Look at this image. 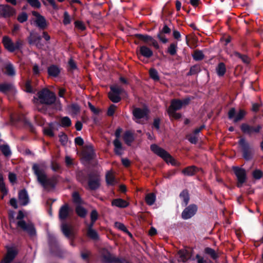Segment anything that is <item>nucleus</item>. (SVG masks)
I'll return each instance as SVG.
<instances>
[{
    "label": "nucleus",
    "instance_id": "1",
    "mask_svg": "<svg viewBox=\"0 0 263 263\" xmlns=\"http://www.w3.org/2000/svg\"><path fill=\"white\" fill-rule=\"evenodd\" d=\"M32 170L36 176L37 181L44 189H47L54 186L55 178L48 177L43 167H41L39 164H34L32 166Z\"/></svg>",
    "mask_w": 263,
    "mask_h": 263
},
{
    "label": "nucleus",
    "instance_id": "2",
    "mask_svg": "<svg viewBox=\"0 0 263 263\" xmlns=\"http://www.w3.org/2000/svg\"><path fill=\"white\" fill-rule=\"evenodd\" d=\"M190 101V99L189 98L183 100H173L171 101L170 106L167 109V112L170 117L176 119H179L181 117V114L176 112V111L187 105Z\"/></svg>",
    "mask_w": 263,
    "mask_h": 263
},
{
    "label": "nucleus",
    "instance_id": "3",
    "mask_svg": "<svg viewBox=\"0 0 263 263\" xmlns=\"http://www.w3.org/2000/svg\"><path fill=\"white\" fill-rule=\"evenodd\" d=\"M38 98L41 103L51 105L56 100L55 94L47 88H44L37 93Z\"/></svg>",
    "mask_w": 263,
    "mask_h": 263
},
{
    "label": "nucleus",
    "instance_id": "4",
    "mask_svg": "<svg viewBox=\"0 0 263 263\" xmlns=\"http://www.w3.org/2000/svg\"><path fill=\"white\" fill-rule=\"evenodd\" d=\"M24 217V213L20 211L16 217V219L20 220L17 222V227L27 232L30 236L35 235L36 232L33 224L31 222L26 223L23 219Z\"/></svg>",
    "mask_w": 263,
    "mask_h": 263
},
{
    "label": "nucleus",
    "instance_id": "5",
    "mask_svg": "<svg viewBox=\"0 0 263 263\" xmlns=\"http://www.w3.org/2000/svg\"><path fill=\"white\" fill-rule=\"evenodd\" d=\"M151 150L156 154L163 158L167 163H170L173 165H176V160L165 150L156 144L151 146Z\"/></svg>",
    "mask_w": 263,
    "mask_h": 263
},
{
    "label": "nucleus",
    "instance_id": "6",
    "mask_svg": "<svg viewBox=\"0 0 263 263\" xmlns=\"http://www.w3.org/2000/svg\"><path fill=\"white\" fill-rule=\"evenodd\" d=\"M110 90L108 93V97L114 103L119 102L121 99L120 95L125 92L123 88L117 85L110 86Z\"/></svg>",
    "mask_w": 263,
    "mask_h": 263
},
{
    "label": "nucleus",
    "instance_id": "7",
    "mask_svg": "<svg viewBox=\"0 0 263 263\" xmlns=\"http://www.w3.org/2000/svg\"><path fill=\"white\" fill-rule=\"evenodd\" d=\"M233 170L237 177V186L241 187L247 181V173L245 169L237 166L233 167Z\"/></svg>",
    "mask_w": 263,
    "mask_h": 263
},
{
    "label": "nucleus",
    "instance_id": "8",
    "mask_svg": "<svg viewBox=\"0 0 263 263\" xmlns=\"http://www.w3.org/2000/svg\"><path fill=\"white\" fill-rule=\"evenodd\" d=\"M101 179L99 173H91L88 175V186L91 190L98 189L100 186Z\"/></svg>",
    "mask_w": 263,
    "mask_h": 263
},
{
    "label": "nucleus",
    "instance_id": "9",
    "mask_svg": "<svg viewBox=\"0 0 263 263\" xmlns=\"http://www.w3.org/2000/svg\"><path fill=\"white\" fill-rule=\"evenodd\" d=\"M148 113L146 108H135L133 110V120L137 123H141V119L147 120Z\"/></svg>",
    "mask_w": 263,
    "mask_h": 263
},
{
    "label": "nucleus",
    "instance_id": "10",
    "mask_svg": "<svg viewBox=\"0 0 263 263\" xmlns=\"http://www.w3.org/2000/svg\"><path fill=\"white\" fill-rule=\"evenodd\" d=\"M238 144L241 146L243 152V157L247 160H249L252 158V152L249 144L244 138H240Z\"/></svg>",
    "mask_w": 263,
    "mask_h": 263
},
{
    "label": "nucleus",
    "instance_id": "11",
    "mask_svg": "<svg viewBox=\"0 0 263 263\" xmlns=\"http://www.w3.org/2000/svg\"><path fill=\"white\" fill-rule=\"evenodd\" d=\"M261 128L262 126L260 125L253 126L247 123H242L240 125V129L242 132L250 136L259 133Z\"/></svg>",
    "mask_w": 263,
    "mask_h": 263
},
{
    "label": "nucleus",
    "instance_id": "12",
    "mask_svg": "<svg viewBox=\"0 0 263 263\" xmlns=\"http://www.w3.org/2000/svg\"><path fill=\"white\" fill-rule=\"evenodd\" d=\"M100 254L103 261L106 263L119 262H121V260L116 258L113 255L105 249H102L100 251Z\"/></svg>",
    "mask_w": 263,
    "mask_h": 263
},
{
    "label": "nucleus",
    "instance_id": "13",
    "mask_svg": "<svg viewBox=\"0 0 263 263\" xmlns=\"http://www.w3.org/2000/svg\"><path fill=\"white\" fill-rule=\"evenodd\" d=\"M246 114V112L243 109H239L238 112L236 114L235 109L232 108L228 112V117L230 119H233V122L236 123L242 120Z\"/></svg>",
    "mask_w": 263,
    "mask_h": 263
},
{
    "label": "nucleus",
    "instance_id": "14",
    "mask_svg": "<svg viewBox=\"0 0 263 263\" xmlns=\"http://www.w3.org/2000/svg\"><path fill=\"white\" fill-rule=\"evenodd\" d=\"M32 14L35 17L34 22L38 28L44 29L47 27V21L43 16L36 11H32Z\"/></svg>",
    "mask_w": 263,
    "mask_h": 263
},
{
    "label": "nucleus",
    "instance_id": "15",
    "mask_svg": "<svg viewBox=\"0 0 263 263\" xmlns=\"http://www.w3.org/2000/svg\"><path fill=\"white\" fill-rule=\"evenodd\" d=\"M197 211V206L195 204H191L184 209L181 214L183 219H188L192 217Z\"/></svg>",
    "mask_w": 263,
    "mask_h": 263
},
{
    "label": "nucleus",
    "instance_id": "16",
    "mask_svg": "<svg viewBox=\"0 0 263 263\" xmlns=\"http://www.w3.org/2000/svg\"><path fill=\"white\" fill-rule=\"evenodd\" d=\"M28 41L29 44H34L39 48L43 46L41 43V37L36 32H30L28 37Z\"/></svg>",
    "mask_w": 263,
    "mask_h": 263
},
{
    "label": "nucleus",
    "instance_id": "17",
    "mask_svg": "<svg viewBox=\"0 0 263 263\" xmlns=\"http://www.w3.org/2000/svg\"><path fill=\"white\" fill-rule=\"evenodd\" d=\"M15 13V10L8 5H0V15L4 17H9Z\"/></svg>",
    "mask_w": 263,
    "mask_h": 263
},
{
    "label": "nucleus",
    "instance_id": "18",
    "mask_svg": "<svg viewBox=\"0 0 263 263\" xmlns=\"http://www.w3.org/2000/svg\"><path fill=\"white\" fill-rule=\"evenodd\" d=\"M82 155L83 157L87 160L92 159L95 155L92 145L90 144L85 145L83 148Z\"/></svg>",
    "mask_w": 263,
    "mask_h": 263
},
{
    "label": "nucleus",
    "instance_id": "19",
    "mask_svg": "<svg viewBox=\"0 0 263 263\" xmlns=\"http://www.w3.org/2000/svg\"><path fill=\"white\" fill-rule=\"evenodd\" d=\"M7 249L6 255L1 263H11L17 253L16 250L14 248L7 247Z\"/></svg>",
    "mask_w": 263,
    "mask_h": 263
},
{
    "label": "nucleus",
    "instance_id": "20",
    "mask_svg": "<svg viewBox=\"0 0 263 263\" xmlns=\"http://www.w3.org/2000/svg\"><path fill=\"white\" fill-rule=\"evenodd\" d=\"M137 37L144 42L145 43H148L151 42L150 45H153L156 49L159 48V44L157 41L153 39L151 36L146 34H138L136 35Z\"/></svg>",
    "mask_w": 263,
    "mask_h": 263
},
{
    "label": "nucleus",
    "instance_id": "21",
    "mask_svg": "<svg viewBox=\"0 0 263 263\" xmlns=\"http://www.w3.org/2000/svg\"><path fill=\"white\" fill-rule=\"evenodd\" d=\"M18 201L21 205H26L29 202V198L27 191L25 189L21 190L18 195Z\"/></svg>",
    "mask_w": 263,
    "mask_h": 263
},
{
    "label": "nucleus",
    "instance_id": "22",
    "mask_svg": "<svg viewBox=\"0 0 263 263\" xmlns=\"http://www.w3.org/2000/svg\"><path fill=\"white\" fill-rule=\"evenodd\" d=\"M71 210L69 208L67 204L62 206L59 210V218L62 220H64L69 216Z\"/></svg>",
    "mask_w": 263,
    "mask_h": 263
},
{
    "label": "nucleus",
    "instance_id": "23",
    "mask_svg": "<svg viewBox=\"0 0 263 263\" xmlns=\"http://www.w3.org/2000/svg\"><path fill=\"white\" fill-rule=\"evenodd\" d=\"M4 73L9 77H14L16 74L15 69L13 64L10 62L5 63Z\"/></svg>",
    "mask_w": 263,
    "mask_h": 263
},
{
    "label": "nucleus",
    "instance_id": "24",
    "mask_svg": "<svg viewBox=\"0 0 263 263\" xmlns=\"http://www.w3.org/2000/svg\"><path fill=\"white\" fill-rule=\"evenodd\" d=\"M3 44L5 48L10 52L14 51V43L12 40L8 36H4L3 37Z\"/></svg>",
    "mask_w": 263,
    "mask_h": 263
},
{
    "label": "nucleus",
    "instance_id": "25",
    "mask_svg": "<svg viewBox=\"0 0 263 263\" xmlns=\"http://www.w3.org/2000/svg\"><path fill=\"white\" fill-rule=\"evenodd\" d=\"M139 54L146 58H149L153 55V51L146 46H141L139 48Z\"/></svg>",
    "mask_w": 263,
    "mask_h": 263
},
{
    "label": "nucleus",
    "instance_id": "26",
    "mask_svg": "<svg viewBox=\"0 0 263 263\" xmlns=\"http://www.w3.org/2000/svg\"><path fill=\"white\" fill-rule=\"evenodd\" d=\"M179 261L186 262L191 257L190 252L186 250H180L178 252Z\"/></svg>",
    "mask_w": 263,
    "mask_h": 263
},
{
    "label": "nucleus",
    "instance_id": "27",
    "mask_svg": "<svg viewBox=\"0 0 263 263\" xmlns=\"http://www.w3.org/2000/svg\"><path fill=\"white\" fill-rule=\"evenodd\" d=\"M111 204L113 206H116L120 208H126L129 204V203L126 201L121 198H118L113 200Z\"/></svg>",
    "mask_w": 263,
    "mask_h": 263
},
{
    "label": "nucleus",
    "instance_id": "28",
    "mask_svg": "<svg viewBox=\"0 0 263 263\" xmlns=\"http://www.w3.org/2000/svg\"><path fill=\"white\" fill-rule=\"evenodd\" d=\"M61 230L64 235L67 237H69L72 234L71 227L65 222H63L61 225Z\"/></svg>",
    "mask_w": 263,
    "mask_h": 263
},
{
    "label": "nucleus",
    "instance_id": "29",
    "mask_svg": "<svg viewBox=\"0 0 263 263\" xmlns=\"http://www.w3.org/2000/svg\"><path fill=\"white\" fill-rule=\"evenodd\" d=\"M197 168L194 166L187 167L182 171V173L186 176H193L197 172Z\"/></svg>",
    "mask_w": 263,
    "mask_h": 263
},
{
    "label": "nucleus",
    "instance_id": "30",
    "mask_svg": "<svg viewBox=\"0 0 263 263\" xmlns=\"http://www.w3.org/2000/svg\"><path fill=\"white\" fill-rule=\"evenodd\" d=\"M114 145L115 146V152L118 155H121L122 154V144L119 139H115L114 141Z\"/></svg>",
    "mask_w": 263,
    "mask_h": 263
},
{
    "label": "nucleus",
    "instance_id": "31",
    "mask_svg": "<svg viewBox=\"0 0 263 263\" xmlns=\"http://www.w3.org/2000/svg\"><path fill=\"white\" fill-rule=\"evenodd\" d=\"M60 71L59 68L55 65H52L48 69L49 75L54 77H57L59 75Z\"/></svg>",
    "mask_w": 263,
    "mask_h": 263
},
{
    "label": "nucleus",
    "instance_id": "32",
    "mask_svg": "<svg viewBox=\"0 0 263 263\" xmlns=\"http://www.w3.org/2000/svg\"><path fill=\"white\" fill-rule=\"evenodd\" d=\"M106 181L108 184L114 185L116 183L114 175L111 171H109L106 174Z\"/></svg>",
    "mask_w": 263,
    "mask_h": 263
},
{
    "label": "nucleus",
    "instance_id": "33",
    "mask_svg": "<svg viewBox=\"0 0 263 263\" xmlns=\"http://www.w3.org/2000/svg\"><path fill=\"white\" fill-rule=\"evenodd\" d=\"M69 112L74 115L78 114L80 110L79 106L77 104H72L68 106Z\"/></svg>",
    "mask_w": 263,
    "mask_h": 263
},
{
    "label": "nucleus",
    "instance_id": "34",
    "mask_svg": "<svg viewBox=\"0 0 263 263\" xmlns=\"http://www.w3.org/2000/svg\"><path fill=\"white\" fill-rule=\"evenodd\" d=\"M145 199L148 205H152L156 201V196L154 193H149L146 195Z\"/></svg>",
    "mask_w": 263,
    "mask_h": 263
},
{
    "label": "nucleus",
    "instance_id": "35",
    "mask_svg": "<svg viewBox=\"0 0 263 263\" xmlns=\"http://www.w3.org/2000/svg\"><path fill=\"white\" fill-rule=\"evenodd\" d=\"M216 70L217 73L219 76H223L226 71V66L224 63H220L216 67Z\"/></svg>",
    "mask_w": 263,
    "mask_h": 263
},
{
    "label": "nucleus",
    "instance_id": "36",
    "mask_svg": "<svg viewBox=\"0 0 263 263\" xmlns=\"http://www.w3.org/2000/svg\"><path fill=\"white\" fill-rule=\"evenodd\" d=\"M125 142L128 145H130L131 143L134 140V136L132 133L129 132H126L124 135L123 137Z\"/></svg>",
    "mask_w": 263,
    "mask_h": 263
},
{
    "label": "nucleus",
    "instance_id": "37",
    "mask_svg": "<svg viewBox=\"0 0 263 263\" xmlns=\"http://www.w3.org/2000/svg\"><path fill=\"white\" fill-rule=\"evenodd\" d=\"M43 131L45 135L49 137H52L54 135L53 133V127L51 123L49 124L48 127L44 128Z\"/></svg>",
    "mask_w": 263,
    "mask_h": 263
},
{
    "label": "nucleus",
    "instance_id": "38",
    "mask_svg": "<svg viewBox=\"0 0 263 263\" xmlns=\"http://www.w3.org/2000/svg\"><path fill=\"white\" fill-rule=\"evenodd\" d=\"M0 149L2 153L6 157L11 154L10 149L8 145H2L0 146Z\"/></svg>",
    "mask_w": 263,
    "mask_h": 263
},
{
    "label": "nucleus",
    "instance_id": "39",
    "mask_svg": "<svg viewBox=\"0 0 263 263\" xmlns=\"http://www.w3.org/2000/svg\"><path fill=\"white\" fill-rule=\"evenodd\" d=\"M252 176L256 180H259L263 177V172L259 169H255L252 172Z\"/></svg>",
    "mask_w": 263,
    "mask_h": 263
},
{
    "label": "nucleus",
    "instance_id": "40",
    "mask_svg": "<svg viewBox=\"0 0 263 263\" xmlns=\"http://www.w3.org/2000/svg\"><path fill=\"white\" fill-rule=\"evenodd\" d=\"M77 214L81 217H84L86 215V210L80 205H78L76 209Z\"/></svg>",
    "mask_w": 263,
    "mask_h": 263
},
{
    "label": "nucleus",
    "instance_id": "41",
    "mask_svg": "<svg viewBox=\"0 0 263 263\" xmlns=\"http://www.w3.org/2000/svg\"><path fill=\"white\" fill-rule=\"evenodd\" d=\"M71 125V121L68 117H63L61 120V125L62 127H69Z\"/></svg>",
    "mask_w": 263,
    "mask_h": 263
},
{
    "label": "nucleus",
    "instance_id": "42",
    "mask_svg": "<svg viewBox=\"0 0 263 263\" xmlns=\"http://www.w3.org/2000/svg\"><path fill=\"white\" fill-rule=\"evenodd\" d=\"M177 48V43H172L168 47L167 52L172 55H174L176 54Z\"/></svg>",
    "mask_w": 263,
    "mask_h": 263
},
{
    "label": "nucleus",
    "instance_id": "43",
    "mask_svg": "<svg viewBox=\"0 0 263 263\" xmlns=\"http://www.w3.org/2000/svg\"><path fill=\"white\" fill-rule=\"evenodd\" d=\"M115 226L117 229L128 234L129 236H132V234L128 231L126 227L123 223L119 222H116L115 223Z\"/></svg>",
    "mask_w": 263,
    "mask_h": 263
},
{
    "label": "nucleus",
    "instance_id": "44",
    "mask_svg": "<svg viewBox=\"0 0 263 263\" xmlns=\"http://www.w3.org/2000/svg\"><path fill=\"white\" fill-rule=\"evenodd\" d=\"M180 197L182 199L185 204L186 205L189 201V196L187 191L184 190L180 194Z\"/></svg>",
    "mask_w": 263,
    "mask_h": 263
},
{
    "label": "nucleus",
    "instance_id": "45",
    "mask_svg": "<svg viewBox=\"0 0 263 263\" xmlns=\"http://www.w3.org/2000/svg\"><path fill=\"white\" fill-rule=\"evenodd\" d=\"M87 235L91 239L97 240L99 239V235L97 231L93 229L87 230Z\"/></svg>",
    "mask_w": 263,
    "mask_h": 263
},
{
    "label": "nucleus",
    "instance_id": "46",
    "mask_svg": "<svg viewBox=\"0 0 263 263\" xmlns=\"http://www.w3.org/2000/svg\"><path fill=\"white\" fill-rule=\"evenodd\" d=\"M11 87L12 85L10 84H0V91L3 93H7L11 89Z\"/></svg>",
    "mask_w": 263,
    "mask_h": 263
},
{
    "label": "nucleus",
    "instance_id": "47",
    "mask_svg": "<svg viewBox=\"0 0 263 263\" xmlns=\"http://www.w3.org/2000/svg\"><path fill=\"white\" fill-rule=\"evenodd\" d=\"M149 76L152 79L155 81H158L159 80V77L157 71L155 69H151L149 71Z\"/></svg>",
    "mask_w": 263,
    "mask_h": 263
},
{
    "label": "nucleus",
    "instance_id": "48",
    "mask_svg": "<svg viewBox=\"0 0 263 263\" xmlns=\"http://www.w3.org/2000/svg\"><path fill=\"white\" fill-rule=\"evenodd\" d=\"M205 253L210 255L213 259H216L217 255L214 250L210 248H206L205 249Z\"/></svg>",
    "mask_w": 263,
    "mask_h": 263
},
{
    "label": "nucleus",
    "instance_id": "49",
    "mask_svg": "<svg viewBox=\"0 0 263 263\" xmlns=\"http://www.w3.org/2000/svg\"><path fill=\"white\" fill-rule=\"evenodd\" d=\"M29 5L34 8H39L41 6V4L39 0H27Z\"/></svg>",
    "mask_w": 263,
    "mask_h": 263
},
{
    "label": "nucleus",
    "instance_id": "50",
    "mask_svg": "<svg viewBox=\"0 0 263 263\" xmlns=\"http://www.w3.org/2000/svg\"><path fill=\"white\" fill-rule=\"evenodd\" d=\"M200 71V68L198 65H194L192 66L188 73V75L195 74Z\"/></svg>",
    "mask_w": 263,
    "mask_h": 263
},
{
    "label": "nucleus",
    "instance_id": "51",
    "mask_svg": "<svg viewBox=\"0 0 263 263\" xmlns=\"http://www.w3.org/2000/svg\"><path fill=\"white\" fill-rule=\"evenodd\" d=\"M203 57L204 55L201 51H196L193 54V58L196 61L201 60Z\"/></svg>",
    "mask_w": 263,
    "mask_h": 263
},
{
    "label": "nucleus",
    "instance_id": "52",
    "mask_svg": "<svg viewBox=\"0 0 263 263\" xmlns=\"http://www.w3.org/2000/svg\"><path fill=\"white\" fill-rule=\"evenodd\" d=\"M71 23V17L67 11L64 13V20L63 23L64 25H67Z\"/></svg>",
    "mask_w": 263,
    "mask_h": 263
},
{
    "label": "nucleus",
    "instance_id": "53",
    "mask_svg": "<svg viewBox=\"0 0 263 263\" xmlns=\"http://www.w3.org/2000/svg\"><path fill=\"white\" fill-rule=\"evenodd\" d=\"M73 201L75 203L80 204L82 202L79 194L77 192H74L72 194Z\"/></svg>",
    "mask_w": 263,
    "mask_h": 263
},
{
    "label": "nucleus",
    "instance_id": "54",
    "mask_svg": "<svg viewBox=\"0 0 263 263\" xmlns=\"http://www.w3.org/2000/svg\"><path fill=\"white\" fill-rule=\"evenodd\" d=\"M0 190L1 192L7 193V191L5 185V183L4 182L3 177L2 175L0 174Z\"/></svg>",
    "mask_w": 263,
    "mask_h": 263
},
{
    "label": "nucleus",
    "instance_id": "55",
    "mask_svg": "<svg viewBox=\"0 0 263 263\" xmlns=\"http://www.w3.org/2000/svg\"><path fill=\"white\" fill-rule=\"evenodd\" d=\"M233 55L236 57H238L242 60V61L246 63L248 62V58L247 56L244 55H241L239 53L237 52H234L233 53Z\"/></svg>",
    "mask_w": 263,
    "mask_h": 263
},
{
    "label": "nucleus",
    "instance_id": "56",
    "mask_svg": "<svg viewBox=\"0 0 263 263\" xmlns=\"http://www.w3.org/2000/svg\"><path fill=\"white\" fill-rule=\"evenodd\" d=\"M60 141L63 145H66L67 142V136L64 133H61L59 135Z\"/></svg>",
    "mask_w": 263,
    "mask_h": 263
},
{
    "label": "nucleus",
    "instance_id": "57",
    "mask_svg": "<svg viewBox=\"0 0 263 263\" xmlns=\"http://www.w3.org/2000/svg\"><path fill=\"white\" fill-rule=\"evenodd\" d=\"M28 16L26 13H22L18 16L17 20L20 23H23L27 20Z\"/></svg>",
    "mask_w": 263,
    "mask_h": 263
},
{
    "label": "nucleus",
    "instance_id": "58",
    "mask_svg": "<svg viewBox=\"0 0 263 263\" xmlns=\"http://www.w3.org/2000/svg\"><path fill=\"white\" fill-rule=\"evenodd\" d=\"M75 27L81 30H84L85 29L84 24L82 22L77 21L74 22Z\"/></svg>",
    "mask_w": 263,
    "mask_h": 263
},
{
    "label": "nucleus",
    "instance_id": "59",
    "mask_svg": "<svg viewBox=\"0 0 263 263\" xmlns=\"http://www.w3.org/2000/svg\"><path fill=\"white\" fill-rule=\"evenodd\" d=\"M98 218V214L96 210H92L90 214L91 221L95 222Z\"/></svg>",
    "mask_w": 263,
    "mask_h": 263
},
{
    "label": "nucleus",
    "instance_id": "60",
    "mask_svg": "<svg viewBox=\"0 0 263 263\" xmlns=\"http://www.w3.org/2000/svg\"><path fill=\"white\" fill-rule=\"evenodd\" d=\"M188 140L193 144H196L197 142L198 138L195 135H190L187 137Z\"/></svg>",
    "mask_w": 263,
    "mask_h": 263
},
{
    "label": "nucleus",
    "instance_id": "61",
    "mask_svg": "<svg viewBox=\"0 0 263 263\" xmlns=\"http://www.w3.org/2000/svg\"><path fill=\"white\" fill-rule=\"evenodd\" d=\"M25 91L27 92H30V93H34V92L33 88H32V87L31 86V83H30V81L27 82L25 84Z\"/></svg>",
    "mask_w": 263,
    "mask_h": 263
},
{
    "label": "nucleus",
    "instance_id": "62",
    "mask_svg": "<svg viewBox=\"0 0 263 263\" xmlns=\"http://www.w3.org/2000/svg\"><path fill=\"white\" fill-rule=\"evenodd\" d=\"M116 108V105H115L114 104L111 105L110 106V107H109V108L108 109L107 115L109 116H112L115 112Z\"/></svg>",
    "mask_w": 263,
    "mask_h": 263
},
{
    "label": "nucleus",
    "instance_id": "63",
    "mask_svg": "<svg viewBox=\"0 0 263 263\" xmlns=\"http://www.w3.org/2000/svg\"><path fill=\"white\" fill-rule=\"evenodd\" d=\"M88 107L91 111L95 114H98L99 110L96 108L90 102L88 103Z\"/></svg>",
    "mask_w": 263,
    "mask_h": 263
},
{
    "label": "nucleus",
    "instance_id": "64",
    "mask_svg": "<svg viewBox=\"0 0 263 263\" xmlns=\"http://www.w3.org/2000/svg\"><path fill=\"white\" fill-rule=\"evenodd\" d=\"M9 203L14 209H17L18 208L17 200L14 198L10 199Z\"/></svg>",
    "mask_w": 263,
    "mask_h": 263
}]
</instances>
